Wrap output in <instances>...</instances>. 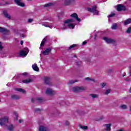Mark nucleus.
Listing matches in <instances>:
<instances>
[{"label":"nucleus","mask_w":131,"mask_h":131,"mask_svg":"<svg viewBox=\"0 0 131 131\" xmlns=\"http://www.w3.org/2000/svg\"><path fill=\"white\" fill-rule=\"evenodd\" d=\"M33 81V80L32 79H25L23 80V83H30V82H32Z\"/></svg>","instance_id":"21"},{"label":"nucleus","mask_w":131,"mask_h":131,"mask_svg":"<svg viewBox=\"0 0 131 131\" xmlns=\"http://www.w3.org/2000/svg\"><path fill=\"white\" fill-rule=\"evenodd\" d=\"M85 90H86L85 87L83 86H76L73 87L72 89V91L74 93H81V92H83V91H85Z\"/></svg>","instance_id":"1"},{"label":"nucleus","mask_w":131,"mask_h":131,"mask_svg":"<svg viewBox=\"0 0 131 131\" xmlns=\"http://www.w3.org/2000/svg\"><path fill=\"white\" fill-rule=\"evenodd\" d=\"M46 93L47 95H50V96H54V95H56L55 91L54 90H52L50 88L47 89Z\"/></svg>","instance_id":"7"},{"label":"nucleus","mask_w":131,"mask_h":131,"mask_svg":"<svg viewBox=\"0 0 131 131\" xmlns=\"http://www.w3.org/2000/svg\"><path fill=\"white\" fill-rule=\"evenodd\" d=\"M14 2L16 5L19 7H22L23 8L25 7V3L22 2V0H14Z\"/></svg>","instance_id":"6"},{"label":"nucleus","mask_w":131,"mask_h":131,"mask_svg":"<svg viewBox=\"0 0 131 131\" xmlns=\"http://www.w3.org/2000/svg\"><path fill=\"white\" fill-rule=\"evenodd\" d=\"M96 9H97V6H93L92 8H88L87 10L88 12H90V13H93L96 11Z\"/></svg>","instance_id":"12"},{"label":"nucleus","mask_w":131,"mask_h":131,"mask_svg":"<svg viewBox=\"0 0 131 131\" xmlns=\"http://www.w3.org/2000/svg\"><path fill=\"white\" fill-rule=\"evenodd\" d=\"M28 73L27 72L22 73V74H20L19 75H23L24 76H26V75H27Z\"/></svg>","instance_id":"47"},{"label":"nucleus","mask_w":131,"mask_h":131,"mask_svg":"<svg viewBox=\"0 0 131 131\" xmlns=\"http://www.w3.org/2000/svg\"><path fill=\"white\" fill-rule=\"evenodd\" d=\"M29 23H31V22H33V19L32 18H30L28 19Z\"/></svg>","instance_id":"48"},{"label":"nucleus","mask_w":131,"mask_h":131,"mask_svg":"<svg viewBox=\"0 0 131 131\" xmlns=\"http://www.w3.org/2000/svg\"><path fill=\"white\" fill-rule=\"evenodd\" d=\"M125 75H123V77H124V76H125Z\"/></svg>","instance_id":"64"},{"label":"nucleus","mask_w":131,"mask_h":131,"mask_svg":"<svg viewBox=\"0 0 131 131\" xmlns=\"http://www.w3.org/2000/svg\"><path fill=\"white\" fill-rule=\"evenodd\" d=\"M77 46V45L76 44H73L72 46H71L70 47H69L68 50H72V49H73V48H75V47H76Z\"/></svg>","instance_id":"33"},{"label":"nucleus","mask_w":131,"mask_h":131,"mask_svg":"<svg viewBox=\"0 0 131 131\" xmlns=\"http://www.w3.org/2000/svg\"><path fill=\"white\" fill-rule=\"evenodd\" d=\"M21 37H25V35L24 34H22Z\"/></svg>","instance_id":"58"},{"label":"nucleus","mask_w":131,"mask_h":131,"mask_svg":"<svg viewBox=\"0 0 131 131\" xmlns=\"http://www.w3.org/2000/svg\"><path fill=\"white\" fill-rule=\"evenodd\" d=\"M117 29V24L115 23L114 24H113L112 26V29Z\"/></svg>","instance_id":"31"},{"label":"nucleus","mask_w":131,"mask_h":131,"mask_svg":"<svg viewBox=\"0 0 131 131\" xmlns=\"http://www.w3.org/2000/svg\"><path fill=\"white\" fill-rule=\"evenodd\" d=\"M103 39L105 40L107 43H113L115 42V40H113L111 38H108L107 37H104Z\"/></svg>","instance_id":"8"},{"label":"nucleus","mask_w":131,"mask_h":131,"mask_svg":"<svg viewBox=\"0 0 131 131\" xmlns=\"http://www.w3.org/2000/svg\"><path fill=\"white\" fill-rule=\"evenodd\" d=\"M3 6H6V4L0 3V7H2Z\"/></svg>","instance_id":"56"},{"label":"nucleus","mask_w":131,"mask_h":131,"mask_svg":"<svg viewBox=\"0 0 131 131\" xmlns=\"http://www.w3.org/2000/svg\"><path fill=\"white\" fill-rule=\"evenodd\" d=\"M90 96L91 97H92L93 99H96V98H98V95L97 94H90Z\"/></svg>","instance_id":"32"},{"label":"nucleus","mask_w":131,"mask_h":131,"mask_svg":"<svg viewBox=\"0 0 131 131\" xmlns=\"http://www.w3.org/2000/svg\"><path fill=\"white\" fill-rule=\"evenodd\" d=\"M111 92V90L108 89L105 91V95H108V94H110V92Z\"/></svg>","instance_id":"41"},{"label":"nucleus","mask_w":131,"mask_h":131,"mask_svg":"<svg viewBox=\"0 0 131 131\" xmlns=\"http://www.w3.org/2000/svg\"><path fill=\"white\" fill-rule=\"evenodd\" d=\"M111 125H112L111 123L105 124L103 125V126L106 127V128H105L106 131H111Z\"/></svg>","instance_id":"15"},{"label":"nucleus","mask_w":131,"mask_h":131,"mask_svg":"<svg viewBox=\"0 0 131 131\" xmlns=\"http://www.w3.org/2000/svg\"><path fill=\"white\" fill-rule=\"evenodd\" d=\"M47 41V37L44 38L41 42L40 47H43L45 46V42Z\"/></svg>","instance_id":"26"},{"label":"nucleus","mask_w":131,"mask_h":131,"mask_svg":"<svg viewBox=\"0 0 131 131\" xmlns=\"http://www.w3.org/2000/svg\"><path fill=\"white\" fill-rule=\"evenodd\" d=\"M7 123H9V118L7 117L0 118V125L1 126H3V125L7 126Z\"/></svg>","instance_id":"2"},{"label":"nucleus","mask_w":131,"mask_h":131,"mask_svg":"<svg viewBox=\"0 0 131 131\" xmlns=\"http://www.w3.org/2000/svg\"><path fill=\"white\" fill-rule=\"evenodd\" d=\"M48 127L44 126H40L39 128V131H48Z\"/></svg>","instance_id":"16"},{"label":"nucleus","mask_w":131,"mask_h":131,"mask_svg":"<svg viewBox=\"0 0 131 131\" xmlns=\"http://www.w3.org/2000/svg\"><path fill=\"white\" fill-rule=\"evenodd\" d=\"M93 15H99V11L97 9H95V11L93 12Z\"/></svg>","instance_id":"40"},{"label":"nucleus","mask_w":131,"mask_h":131,"mask_svg":"<svg viewBox=\"0 0 131 131\" xmlns=\"http://www.w3.org/2000/svg\"><path fill=\"white\" fill-rule=\"evenodd\" d=\"M51 80L52 79H51V78L49 77H46L44 78V81L46 84H47L48 85H53V82L51 81Z\"/></svg>","instance_id":"5"},{"label":"nucleus","mask_w":131,"mask_h":131,"mask_svg":"<svg viewBox=\"0 0 131 131\" xmlns=\"http://www.w3.org/2000/svg\"><path fill=\"white\" fill-rule=\"evenodd\" d=\"M39 111H40V108H36L34 110L35 112H38Z\"/></svg>","instance_id":"49"},{"label":"nucleus","mask_w":131,"mask_h":131,"mask_svg":"<svg viewBox=\"0 0 131 131\" xmlns=\"http://www.w3.org/2000/svg\"><path fill=\"white\" fill-rule=\"evenodd\" d=\"M0 32H1L2 33H4V32L8 33L10 32V30H7L5 28L0 27Z\"/></svg>","instance_id":"17"},{"label":"nucleus","mask_w":131,"mask_h":131,"mask_svg":"<svg viewBox=\"0 0 131 131\" xmlns=\"http://www.w3.org/2000/svg\"><path fill=\"white\" fill-rule=\"evenodd\" d=\"M68 26L69 27V28H72L73 29L75 27V25L73 24H69Z\"/></svg>","instance_id":"30"},{"label":"nucleus","mask_w":131,"mask_h":131,"mask_svg":"<svg viewBox=\"0 0 131 131\" xmlns=\"http://www.w3.org/2000/svg\"><path fill=\"white\" fill-rule=\"evenodd\" d=\"M51 51L52 49H51L50 48H47L44 51H42V54L44 55V56H47L51 53Z\"/></svg>","instance_id":"10"},{"label":"nucleus","mask_w":131,"mask_h":131,"mask_svg":"<svg viewBox=\"0 0 131 131\" xmlns=\"http://www.w3.org/2000/svg\"><path fill=\"white\" fill-rule=\"evenodd\" d=\"M31 101L32 103H34V102H35V100L34 98H32Z\"/></svg>","instance_id":"55"},{"label":"nucleus","mask_w":131,"mask_h":131,"mask_svg":"<svg viewBox=\"0 0 131 131\" xmlns=\"http://www.w3.org/2000/svg\"><path fill=\"white\" fill-rule=\"evenodd\" d=\"M74 21H75V20L73 19H69L66 20L64 21V23L65 24H67L68 23H74Z\"/></svg>","instance_id":"22"},{"label":"nucleus","mask_w":131,"mask_h":131,"mask_svg":"<svg viewBox=\"0 0 131 131\" xmlns=\"http://www.w3.org/2000/svg\"><path fill=\"white\" fill-rule=\"evenodd\" d=\"M3 14L5 18H7V19H8V20H11V19H12V16H11V15H10V14L8 13V12H7V11L4 10L3 11Z\"/></svg>","instance_id":"11"},{"label":"nucleus","mask_w":131,"mask_h":131,"mask_svg":"<svg viewBox=\"0 0 131 131\" xmlns=\"http://www.w3.org/2000/svg\"><path fill=\"white\" fill-rule=\"evenodd\" d=\"M86 43H88V42L84 41L82 42V45L83 46H84V45H86Z\"/></svg>","instance_id":"54"},{"label":"nucleus","mask_w":131,"mask_h":131,"mask_svg":"<svg viewBox=\"0 0 131 131\" xmlns=\"http://www.w3.org/2000/svg\"><path fill=\"white\" fill-rule=\"evenodd\" d=\"M75 64L76 66H80L82 63H81V61H76Z\"/></svg>","instance_id":"36"},{"label":"nucleus","mask_w":131,"mask_h":131,"mask_svg":"<svg viewBox=\"0 0 131 131\" xmlns=\"http://www.w3.org/2000/svg\"><path fill=\"white\" fill-rule=\"evenodd\" d=\"M79 127H80L81 128H82V129H89V127L88 126H82L81 125H79Z\"/></svg>","instance_id":"29"},{"label":"nucleus","mask_w":131,"mask_h":131,"mask_svg":"<svg viewBox=\"0 0 131 131\" xmlns=\"http://www.w3.org/2000/svg\"><path fill=\"white\" fill-rule=\"evenodd\" d=\"M126 81H131V78L129 77H127L125 79Z\"/></svg>","instance_id":"43"},{"label":"nucleus","mask_w":131,"mask_h":131,"mask_svg":"<svg viewBox=\"0 0 131 131\" xmlns=\"http://www.w3.org/2000/svg\"><path fill=\"white\" fill-rule=\"evenodd\" d=\"M107 84L106 83H101L100 84V86H101V88H102L103 89V88H105V86H106V85Z\"/></svg>","instance_id":"38"},{"label":"nucleus","mask_w":131,"mask_h":131,"mask_svg":"<svg viewBox=\"0 0 131 131\" xmlns=\"http://www.w3.org/2000/svg\"><path fill=\"white\" fill-rule=\"evenodd\" d=\"M51 6H54V4L52 3H49L44 5L43 7L45 8H48V7H51Z\"/></svg>","instance_id":"27"},{"label":"nucleus","mask_w":131,"mask_h":131,"mask_svg":"<svg viewBox=\"0 0 131 131\" xmlns=\"http://www.w3.org/2000/svg\"><path fill=\"white\" fill-rule=\"evenodd\" d=\"M36 101H37L39 103H42L45 100L42 97H37L36 98Z\"/></svg>","instance_id":"24"},{"label":"nucleus","mask_w":131,"mask_h":131,"mask_svg":"<svg viewBox=\"0 0 131 131\" xmlns=\"http://www.w3.org/2000/svg\"><path fill=\"white\" fill-rule=\"evenodd\" d=\"M107 72H108V73H112L113 72V70L111 69L108 70Z\"/></svg>","instance_id":"50"},{"label":"nucleus","mask_w":131,"mask_h":131,"mask_svg":"<svg viewBox=\"0 0 131 131\" xmlns=\"http://www.w3.org/2000/svg\"><path fill=\"white\" fill-rule=\"evenodd\" d=\"M15 91H17V92H20V93H23V94H25L26 93V91L23 89L22 88H16L15 89Z\"/></svg>","instance_id":"23"},{"label":"nucleus","mask_w":131,"mask_h":131,"mask_svg":"<svg viewBox=\"0 0 131 131\" xmlns=\"http://www.w3.org/2000/svg\"><path fill=\"white\" fill-rule=\"evenodd\" d=\"M32 67L34 71H37V72H38V71H39V69L38 68V67H37V64H34L32 66Z\"/></svg>","instance_id":"18"},{"label":"nucleus","mask_w":131,"mask_h":131,"mask_svg":"<svg viewBox=\"0 0 131 131\" xmlns=\"http://www.w3.org/2000/svg\"><path fill=\"white\" fill-rule=\"evenodd\" d=\"M121 107L122 108V109H126V108L127 107L126 106V105H122L121 106Z\"/></svg>","instance_id":"46"},{"label":"nucleus","mask_w":131,"mask_h":131,"mask_svg":"<svg viewBox=\"0 0 131 131\" xmlns=\"http://www.w3.org/2000/svg\"><path fill=\"white\" fill-rule=\"evenodd\" d=\"M23 43H24L23 41H20V45H23Z\"/></svg>","instance_id":"61"},{"label":"nucleus","mask_w":131,"mask_h":131,"mask_svg":"<svg viewBox=\"0 0 131 131\" xmlns=\"http://www.w3.org/2000/svg\"><path fill=\"white\" fill-rule=\"evenodd\" d=\"M64 104H66V105H67V106H69L70 105V103H69V102H61L62 105H64Z\"/></svg>","instance_id":"39"},{"label":"nucleus","mask_w":131,"mask_h":131,"mask_svg":"<svg viewBox=\"0 0 131 131\" xmlns=\"http://www.w3.org/2000/svg\"><path fill=\"white\" fill-rule=\"evenodd\" d=\"M90 81H93V82H97V80H95L94 78H90Z\"/></svg>","instance_id":"45"},{"label":"nucleus","mask_w":131,"mask_h":131,"mask_svg":"<svg viewBox=\"0 0 131 131\" xmlns=\"http://www.w3.org/2000/svg\"><path fill=\"white\" fill-rule=\"evenodd\" d=\"M74 58H77V56L76 55H74Z\"/></svg>","instance_id":"62"},{"label":"nucleus","mask_w":131,"mask_h":131,"mask_svg":"<svg viewBox=\"0 0 131 131\" xmlns=\"http://www.w3.org/2000/svg\"><path fill=\"white\" fill-rule=\"evenodd\" d=\"M10 2H6L5 4H4V5H5V6H6V5H10Z\"/></svg>","instance_id":"53"},{"label":"nucleus","mask_w":131,"mask_h":131,"mask_svg":"<svg viewBox=\"0 0 131 131\" xmlns=\"http://www.w3.org/2000/svg\"><path fill=\"white\" fill-rule=\"evenodd\" d=\"M117 10L118 12H121V11H126V7L122 4H119L117 6Z\"/></svg>","instance_id":"4"},{"label":"nucleus","mask_w":131,"mask_h":131,"mask_svg":"<svg viewBox=\"0 0 131 131\" xmlns=\"http://www.w3.org/2000/svg\"><path fill=\"white\" fill-rule=\"evenodd\" d=\"M85 80H88V81H90L91 80V78L90 77H86L85 78Z\"/></svg>","instance_id":"52"},{"label":"nucleus","mask_w":131,"mask_h":131,"mask_svg":"<svg viewBox=\"0 0 131 131\" xmlns=\"http://www.w3.org/2000/svg\"><path fill=\"white\" fill-rule=\"evenodd\" d=\"M117 131H123V130H122V129H120V130H117Z\"/></svg>","instance_id":"63"},{"label":"nucleus","mask_w":131,"mask_h":131,"mask_svg":"<svg viewBox=\"0 0 131 131\" xmlns=\"http://www.w3.org/2000/svg\"><path fill=\"white\" fill-rule=\"evenodd\" d=\"M14 115H15V116L16 117V120H18V113L16 112H14Z\"/></svg>","instance_id":"44"},{"label":"nucleus","mask_w":131,"mask_h":131,"mask_svg":"<svg viewBox=\"0 0 131 131\" xmlns=\"http://www.w3.org/2000/svg\"><path fill=\"white\" fill-rule=\"evenodd\" d=\"M12 100H19L20 99V96L17 95H12L11 96Z\"/></svg>","instance_id":"19"},{"label":"nucleus","mask_w":131,"mask_h":131,"mask_svg":"<svg viewBox=\"0 0 131 131\" xmlns=\"http://www.w3.org/2000/svg\"><path fill=\"white\" fill-rule=\"evenodd\" d=\"M19 123H21V122H23V120H19Z\"/></svg>","instance_id":"57"},{"label":"nucleus","mask_w":131,"mask_h":131,"mask_svg":"<svg viewBox=\"0 0 131 131\" xmlns=\"http://www.w3.org/2000/svg\"><path fill=\"white\" fill-rule=\"evenodd\" d=\"M104 119V116H102L99 118H97L96 119V121H101V120H103Z\"/></svg>","instance_id":"34"},{"label":"nucleus","mask_w":131,"mask_h":131,"mask_svg":"<svg viewBox=\"0 0 131 131\" xmlns=\"http://www.w3.org/2000/svg\"><path fill=\"white\" fill-rule=\"evenodd\" d=\"M115 13H113V12H112L111 14L107 16L108 18H111L112 17H114V16H115Z\"/></svg>","instance_id":"35"},{"label":"nucleus","mask_w":131,"mask_h":131,"mask_svg":"<svg viewBox=\"0 0 131 131\" xmlns=\"http://www.w3.org/2000/svg\"><path fill=\"white\" fill-rule=\"evenodd\" d=\"M48 23H43L42 24V26H45V27H49V28H53V26H50L49 25H47Z\"/></svg>","instance_id":"28"},{"label":"nucleus","mask_w":131,"mask_h":131,"mask_svg":"<svg viewBox=\"0 0 131 131\" xmlns=\"http://www.w3.org/2000/svg\"><path fill=\"white\" fill-rule=\"evenodd\" d=\"M71 17L72 18H74L78 22H80L81 21V19L78 17V15H77V13H74L71 15Z\"/></svg>","instance_id":"9"},{"label":"nucleus","mask_w":131,"mask_h":131,"mask_svg":"<svg viewBox=\"0 0 131 131\" xmlns=\"http://www.w3.org/2000/svg\"><path fill=\"white\" fill-rule=\"evenodd\" d=\"M4 49V47H3V43L2 42H0V51H2Z\"/></svg>","instance_id":"42"},{"label":"nucleus","mask_w":131,"mask_h":131,"mask_svg":"<svg viewBox=\"0 0 131 131\" xmlns=\"http://www.w3.org/2000/svg\"><path fill=\"white\" fill-rule=\"evenodd\" d=\"M74 3V0H65L64 1V6H69L71 4Z\"/></svg>","instance_id":"13"},{"label":"nucleus","mask_w":131,"mask_h":131,"mask_svg":"<svg viewBox=\"0 0 131 131\" xmlns=\"http://www.w3.org/2000/svg\"><path fill=\"white\" fill-rule=\"evenodd\" d=\"M96 37H97V34H95V35H94V39H96Z\"/></svg>","instance_id":"59"},{"label":"nucleus","mask_w":131,"mask_h":131,"mask_svg":"<svg viewBox=\"0 0 131 131\" xmlns=\"http://www.w3.org/2000/svg\"><path fill=\"white\" fill-rule=\"evenodd\" d=\"M126 33H130L131 32V26L128 28L126 31Z\"/></svg>","instance_id":"37"},{"label":"nucleus","mask_w":131,"mask_h":131,"mask_svg":"<svg viewBox=\"0 0 131 131\" xmlns=\"http://www.w3.org/2000/svg\"><path fill=\"white\" fill-rule=\"evenodd\" d=\"M75 82H77V80H70L69 82H68V84H73Z\"/></svg>","instance_id":"25"},{"label":"nucleus","mask_w":131,"mask_h":131,"mask_svg":"<svg viewBox=\"0 0 131 131\" xmlns=\"http://www.w3.org/2000/svg\"><path fill=\"white\" fill-rule=\"evenodd\" d=\"M57 17H58L59 20H60V19H61V18L60 17V15H58Z\"/></svg>","instance_id":"60"},{"label":"nucleus","mask_w":131,"mask_h":131,"mask_svg":"<svg viewBox=\"0 0 131 131\" xmlns=\"http://www.w3.org/2000/svg\"><path fill=\"white\" fill-rule=\"evenodd\" d=\"M29 52V49L27 48H25L23 50L20 51L19 56H20V57H26Z\"/></svg>","instance_id":"3"},{"label":"nucleus","mask_w":131,"mask_h":131,"mask_svg":"<svg viewBox=\"0 0 131 131\" xmlns=\"http://www.w3.org/2000/svg\"><path fill=\"white\" fill-rule=\"evenodd\" d=\"M5 126L7 127L8 130H9V131H13L14 128H15V127H14V125L12 124H9V125L8 126V125H7V126Z\"/></svg>","instance_id":"14"},{"label":"nucleus","mask_w":131,"mask_h":131,"mask_svg":"<svg viewBox=\"0 0 131 131\" xmlns=\"http://www.w3.org/2000/svg\"><path fill=\"white\" fill-rule=\"evenodd\" d=\"M70 124V123L69 122V121H67L66 122V125H69Z\"/></svg>","instance_id":"51"},{"label":"nucleus","mask_w":131,"mask_h":131,"mask_svg":"<svg viewBox=\"0 0 131 131\" xmlns=\"http://www.w3.org/2000/svg\"><path fill=\"white\" fill-rule=\"evenodd\" d=\"M124 25L125 26H126V25H128V24H130L131 23V18H128L126 20H125L124 21H123Z\"/></svg>","instance_id":"20"}]
</instances>
